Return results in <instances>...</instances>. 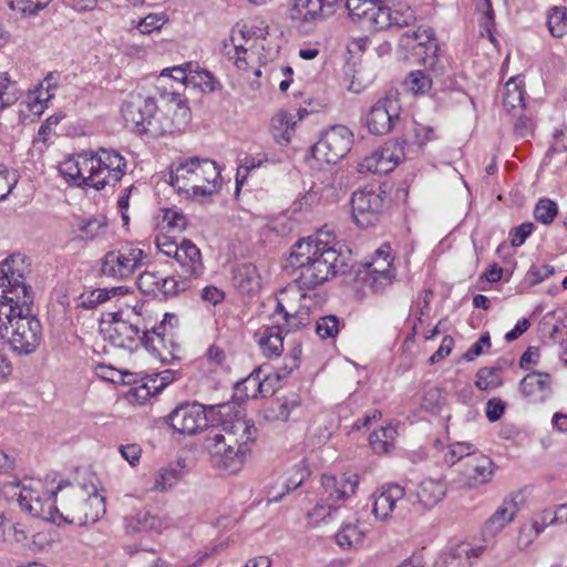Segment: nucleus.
<instances>
[{
    "mask_svg": "<svg viewBox=\"0 0 567 567\" xmlns=\"http://www.w3.org/2000/svg\"><path fill=\"white\" fill-rule=\"evenodd\" d=\"M189 287V278L181 275V279L175 277H164L159 285V292L163 297L169 298L185 291Z\"/></svg>",
    "mask_w": 567,
    "mask_h": 567,
    "instance_id": "obj_40",
    "label": "nucleus"
},
{
    "mask_svg": "<svg viewBox=\"0 0 567 567\" xmlns=\"http://www.w3.org/2000/svg\"><path fill=\"white\" fill-rule=\"evenodd\" d=\"M233 281L243 293H252L260 288V277L252 264H241L234 269Z\"/></svg>",
    "mask_w": 567,
    "mask_h": 567,
    "instance_id": "obj_28",
    "label": "nucleus"
},
{
    "mask_svg": "<svg viewBox=\"0 0 567 567\" xmlns=\"http://www.w3.org/2000/svg\"><path fill=\"white\" fill-rule=\"evenodd\" d=\"M495 471L493 461L485 455H473L464 463L462 471L464 484L468 488H475L492 480Z\"/></svg>",
    "mask_w": 567,
    "mask_h": 567,
    "instance_id": "obj_18",
    "label": "nucleus"
},
{
    "mask_svg": "<svg viewBox=\"0 0 567 567\" xmlns=\"http://www.w3.org/2000/svg\"><path fill=\"white\" fill-rule=\"evenodd\" d=\"M342 0H292V20L313 22L332 16Z\"/></svg>",
    "mask_w": 567,
    "mask_h": 567,
    "instance_id": "obj_17",
    "label": "nucleus"
},
{
    "mask_svg": "<svg viewBox=\"0 0 567 567\" xmlns=\"http://www.w3.org/2000/svg\"><path fill=\"white\" fill-rule=\"evenodd\" d=\"M369 445L374 454L384 455L389 451L388 429L381 426L369 436Z\"/></svg>",
    "mask_w": 567,
    "mask_h": 567,
    "instance_id": "obj_50",
    "label": "nucleus"
},
{
    "mask_svg": "<svg viewBox=\"0 0 567 567\" xmlns=\"http://www.w3.org/2000/svg\"><path fill=\"white\" fill-rule=\"evenodd\" d=\"M280 326H270L259 329L255 340L262 354L269 359L278 358L284 351V336Z\"/></svg>",
    "mask_w": 567,
    "mask_h": 567,
    "instance_id": "obj_24",
    "label": "nucleus"
},
{
    "mask_svg": "<svg viewBox=\"0 0 567 567\" xmlns=\"http://www.w3.org/2000/svg\"><path fill=\"white\" fill-rule=\"evenodd\" d=\"M168 423L181 434L194 435L208 426L206 409L197 402L181 404L168 415Z\"/></svg>",
    "mask_w": 567,
    "mask_h": 567,
    "instance_id": "obj_15",
    "label": "nucleus"
},
{
    "mask_svg": "<svg viewBox=\"0 0 567 567\" xmlns=\"http://www.w3.org/2000/svg\"><path fill=\"white\" fill-rule=\"evenodd\" d=\"M107 223L105 217H92L81 220L78 229L82 240H93L105 233Z\"/></svg>",
    "mask_w": 567,
    "mask_h": 567,
    "instance_id": "obj_35",
    "label": "nucleus"
},
{
    "mask_svg": "<svg viewBox=\"0 0 567 567\" xmlns=\"http://www.w3.org/2000/svg\"><path fill=\"white\" fill-rule=\"evenodd\" d=\"M147 259L145 251L132 245L107 251L102 259L101 272L103 276L124 280L144 265Z\"/></svg>",
    "mask_w": 567,
    "mask_h": 567,
    "instance_id": "obj_13",
    "label": "nucleus"
},
{
    "mask_svg": "<svg viewBox=\"0 0 567 567\" xmlns=\"http://www.w3.org/2000/svg\"><path fill=\"white\" fill-rule=\"evenodd\" d=\"M302 118L300 112H277L270 122V133L274 140L280 145H287L290 143L297 122Z\"/></svg>",
    "mask_w": 567,
    "mask_h": 567,
    "instance_id": "obj_23",
    "label": "nucleus"
},
{
    "mask_svg": "<svg viewBox=\"0 0 567 567\" xmlns=\"http://www.w3.org/2000/svg\"><path fill=\"white\" fill-rule=\"evenodd\" d=\"M182 269V276L197 278L203 272V262L200 251L195 244L188 239H183L179 244V251L175 256Z\"/></svg>",
    "mask_w": 567,
    "mask_h": 567,
    "instance_id": "obj_22",
    "label": "nucleus"
},
{
    "mask_svg": "<svg viewBox=\"0 0 567 567\" xmlns=\"http://www.w3.org/2000/svg\"><path fill=\"white\" fill-rule=\"evenodd\" d=\"M52 0H11L10 7L23 16H35L43 10Z\"/></svg>",
    "mask_w": 567,
    "mask_h": 567,
    "instance_id": "obj_49",
    "label": "nucleus"
},
{
    "mask_svg": "<svg viewBox=\"0 0 567 567\" xmlns=\"http://www.w3.org/2000/svg\"><path fill=\"white\" fill-rule=\"evenodd\" d=\"M445 495L444 486L436 481L426 480L420 483L416 491L419 502L424 506H433Z\"/></svg>",
    "mask_w": 567,
    "mask_h": 567,
    "instance_id": "obj_32",
    "label": "nucleus"
},
{
    "mask_svg": "<svg viewBox=\"0 0 567 567\" xmlns=\"http://www.w3.org/2000/svg\"><path fill=\"white\" fill-rule=\"evenodd\" d=\"M373 514L380 519L390 515V487L381 486L373 495Z\"/></svg>",
    "mask_w": 567,
    "mask_h": 567,
    "instance_id": "obj_45",
    "label": "nucleus"
},
{
    "mask_svg": "<svg viewBox=\"0 0 567 567\" xmlns=\"http://www.w3.org/2000/svg\"><path fill=\"white\" fill-rule=\"evenodd\" d=\"M267 159H259L255 158L252 156H246L241 164L237 168L236 173V183L237 185L243 184L244 181L247 178L248 174L255 169L261 166L264 162Z\"/></svg>",
    "mask_w": 567,
    "mask_h": 567,
    "instance_id": "obj_53",
    "label": "nucleus"
},
{
    "mask_svg": "<svg viewBox=\"0 0 567 567\" xmlns=\"http://www.w3.org/2000/svg\"><path fill=\"white\" fill-rule=\"evenodd\" d=\"M245 421L236 420L221 426H212L205 437V447L210 454L213 465L228 473H236L244 464L248 451L246 442L236 439L238 432L248 434L250 429Z\"/></svg>",
    "mask_w": 567,
    "mask_h": 567,
    "instance_id": "obj_7",
    "label": "nucleus"
},
{
    "mask_svg": "<svg viewBox=\"0 0 567 567\" xmlns=\"http://www.w3.org/2000/svg\"><path fill=\"white\" fill-rule=\"evenodd\" d=\"M117 290H122V287L107 289H96L87 293H82L80 297V305L85 309H94L99 305L110 299V293H115Z\"/></svg>",
    "mask_w": 567,
    "mask_h": 567,
    "instance_id": "obj_47",
    "label": "nucleus"
},
{
    "mask_svg": "<svg viewBox=\"0 0 567 567\" xmlns=\"http://www.w3.org/2000/svg\"><path fill=\"white\" fill-rule=\"evenodd\" d=\"M126 159L120 152L100 147L65 158L59 165L60 174L71 184L101 190L115 185L125 175Z\"/></svg>",
    "mask_w": 567,
    "mask_h": 567,
    "instance_id": "obj_4",
    "label": "nucleus"
},
{
    "mask_svg": "<svg viewBox=\"0 0 567 567\" xmlns=\"http://www.w3.org/2000/svg\"><path fill=\"white\" fill-rule=\"evenodd\" d=\"M165 22L164 18L157 14H148L140 21L138 29L142 33H151L158 30Z\"/></svg>",
    "mask_w": 567,
    "mask_h": 567,
    "instance_id": "obj_61",
    "label": "nucleus"
},
{
    "mask_svg": "<svg viewBox=\"0 0 567 567\" xmlns=\"http://www.w3.org/2000/svg\"><path fill=\"white\" fill-rule=\"evenodd\" d=\"M162 275L158 271L145 270L140 274L136 285L142 293L158 296Z\"/></svg>",
    "mask_w": 567,
    "mask_h": 567,
    "instance_id": "obj_39",
    "label": "nucleus"
},
{
    "mask_svg": "<svg viewBox=\"0 0 567 567\" xmlns=\"http://www.w3.org/2000/svg\"><path fill=\"white\" fill-rule=\"evenodd\" d=\"M33 303H0V334L8 338L18 354H30L37 350L42 338V327L32 313Z\"/></svg>",
    "mask_w": 567,
    "mask_h": 567,
    "instance_id": "obj_6",
    "label": "nucleus"
},
{
    "mask_svg": "<svg viewBox=\"0 0 567 567\" xmlns=\"http://www.w3.org/2000/svg\"><path fill=\"white\" fill-rule=\"evenodd\" d=\"M169 183L178 193L194 198L212 196L221 188L220 169L213 159L189 157L171 169Z\"/></svg>",
    "mask_w": 567,
    "mask_h": 567,
    "instance_id": "obj_8",
    "label": "nucleus"
},
{
    "mask_svg": "<svg viewBox=\"0 0 567 567\" xmlns=\"http://www.w3.org/2000/svg\"><path fill=\"white\" fill-rule=\"evenodd\" d=\"M190 72H188V63L184 65H177L173 68L164 69L159 75V79H164L166 76L172 78L174 81L188 84V75Z\"/></svg>",
    "mask_w": 567,
    "mask_h": 567,
    "instance_id": "obj_57",
    "label": "nucleus"
},
{
    "mask_svg": "<svg viewBox=\"0 0 567 567\" xmlns=\"http://www.w3.org/2000/svg\"><path fill=\"white\" fill-rule=\"evenodd\" d=\"M164 327L144 330L137 322L130 319H123L122 313H115L110 329V341L118 348L128 350L136 349L140 344L144 346L147 350L158 352V343L164 342Z\"/></svg>",
    "mask_w": 567,
    "mask_h": 567,
    "instance_id": "obj_11",
    "label": "nucleus"
},
{
    "mask_svg": "<svg viewBox=\"0 0 567 567\" xmlns=\"http://www.w3.org/2000/svg\"><path fill=\"white\" fill-rule=\"evenodd\" d=\"M367 126L370 133L375 135L386 134L390 131V112L388 95L380 99L371 107L367 117Z\"/></svg>",
    "mask_w": 567,
    "mask_h": 567,
    "instance_id": "obj_27",
    "label": "nucleus"
},
{
    "mask_svg": "<svg viewBox=\"0 0 567 567\" xmlns=\"http://www.w3.org/2000/svg\"><path fill=\"white\" fill-rule=\"evenodd\" d=\"M167 523L151 514L148 511H140L134 515L125 517V529L128 534L142 533V532H156L161 533Z\"/></svg>",
    "mask_w": 567,
    "mask_h": 567,
    "instance_id": "obj_25",
    "label": "nucleus"
},
{
    "mask_svg": "<svg viewBox=\"0 0 567 567\" xmlns=\"http://www.w3.org/2000/svg\"><path fill=\"white\" fill-rule=\"evenodd\" d=\"M19 100L18 89L7 74H0V111Z\"/></svg>",
    "mask_w": 567,
    "mask_h": 567,
    "instance_id": "obj_46",
    "label": "nucleus"
},
{
    "mask_svg": "<svg viewBox=\"0 0 567 567\" xmlns=\"http://www.w3.org/2000/svg\"><path fill=\"white\" fill-rule=\"evenodd\" d=\"M262 373L261 368L254 370L246 379L237 383V389L243 391L247 399H257L260 396V375Z\"/></svg>",
    "mask_w": 567,
    "mask_h": 567,
    "instance_id": "obj_42",
    "label": "nucleus"
},
{
    "mask_svg": "<svg viewBox=\"0 0 567 567\" xmlns=\"http://www.w3.org/2000/svg\"><path fill=\"white\" fill-rule=\"evenodd\" d=\"M499 371L501 369L496 367L481 368L476 372L475 385L482 391L498 388L503 383Z\"/></svg>",
    "mask_w": 567,
    "mask_h": 567,
    "instance_id": "obj_36",
    "label": "nucleus"
},
{
    "mask_svg": "<svg viewBox=\"0 0 567 567\" xmlns=\"http://www.w3.org/2000/svg\"><path fill=\"white\" fill-rule=\"evenodd\" d=\"M121 112L126 127L152 137L183 131L190 120L186 101L176 92L162 93L158 97L132 93Z\"/></svg>",
    "mask_w": 567,
    "mask_h": 567,
    "instance_id": "obj_2",
    "label": "nucleus"
},
{
    "mask_svg": "<svg viewBox=\"0 0 567 567\" xmlns=\"http://www.w3.org/2000/svg\"><path fill=\"white\" fill-rule=\"evenodd\" d=\"M505 412V403L497 398L489 399L486 403V417L489 422L498 421Z\"/></svg>",
    "mask_w": 567,
    "mask_h": 567,
    "instance_id": "obj_59",
    "label": "nucleus"
},
{
    "mask_svg": "<svg viewBox=\"0 0 567 567\" xmlns=\"http://www.w3.org/2000/svg\"><path fill=\"white\" fill-rule=\"evenodd\" d=\"M403 86L414 95H424L432 89V79L424 71H411L403 81Z\"/></svg>",
    "mask_w": 567,
    "mask_h": 567,
    "instance_id": "obj_34",
    "label": "nucleus"
},
{
    "mask_svg": "<svg viewBox=\"0 0 567 567\" xmlns=\"http://www.w3.org/2000/svg\"><path fill=\"white\" fill-rule=\"evenodd\" d=\"M358 484L359 476L351 473H343L339 476L323 474L321 477L323 493L327 495V501L330 502H339L350 497L355 493Z\"/></svg>",
    "mask_w": 567,
    "mask_h": 567,
    "instance_id": "obj_19",
    "label": "nucleus"
},
{
    "mask_svg": "<svg viewBox=\"0 0 567 567\" xmlns=\"http://www.w3.org/2000/svg\"><path fill=\"white\" fill-rule=\"evenodd\" d=\"M454 346V340L451 336H445L439 349L431 355L430 362L436 363L447 357Z\"/></svg>",
    "mask_w": 567,
    "mask_h": 567,
    "instance_id": "obj_62",
    "label": "nucleus"
},
{
    "mask_svg": "<svg viewBox=\"0 0 567 567\" xmlns=\"http://www.w3.org/2000/svg\"><path fill=\"white\" fill-rule=\"evenodd\" d=\"M483 346L491 347V337L485 332L480 339L465 352L464 358L466 361H473L476 357L483 353Z\"/></svg>",
    "mask_w": 567,
    "mask_h": 567,
    "instance_id": "obj_60",
    "label": "nucleus"
},
{
    "mask_svg": "<svg viewBox=\"0 0 567 567\" xmlns=\"http://www.w3.org/2000/svg\"><path fill=\"white\" fill-rule=\"evenodd\" d=\"M415 21L414 11L403 3H392V28H403Z\"/></svg>",
    "mask_w": 567,
    "mask_h": 567,
    "instance_id": "obj_48",
    "label": "nucleus"
},
{
    "mask_svg": "<svg viewBox=\"0 0 567 567\" xmlns=\"http://www.w3.org/2000/svg\"><path fill=\"white\" fill-rule=\"evenodd\" d=\"M439 50L434 31L431 28H419L400 35L395 54L399 62L434 68Z\"/></svg>",
    "mask_w": 567,
    "mask_h": 567,
    "instance_id": "obj_9",
    "label": "nucleus"
},
{
    "mask_svg": "<svg viewBox=\"0 0 567 567\" xmlns=\"http://www.w3.org/2000/svg\"><path fill=\"white\" fill-rule=\"evenodd\" d=\"M155 243L158 250L168 257L175 258V256L179 251V244L173 240L169 236L157 235Z\"/></svg>",
    "mask_w": 567,
    "mask_h": 567,
    "instance_id": "obj_56",
    "label": "nucleus"
},
{
    "mask_svg": "<svg viewBox=\"0 0 567 567\" xmlns=\"http://www.w3.org/2000/svg\"><path fill=\"white\" fill-rule=\"evenodd\" d=\"M352 132L343 125H334L322 133L311 147L312 157L319 163L337 164L351 150Z\"/></svg>",
    "mask_w": 567,
    "mask_h": 567,
    "instance_id": "obj_12",
    "label": "nucleus"
},
{
    "mask_svg": "<svg viewBox=\"0 0 567 567\" xmlns=\"http://www.w3.org/2000/svg\"><path fill=\"white\" fill-rule=\"evenodd\" d=\"M558 207L557 204L548 198H542L536 204L534 209V217L536 220L544 225H549L553 223L554 218L557 216Z\"/></svg>",
    "mask_w": 567,
    "mask_h": 567,
    "instance_id": "obj_44",
    "label": "nucleus"
},
{
    "mask_svg": "<svg viewBox=\"0 0 567 567\" xmlns=\"http://www.w3.org/2000/svg\"><path fill=\"white\" fill-rule=\"evenodd\" d=\"M171 233H181L186 227V218L183 214L174 210H166L163 217Z\"/></svg>",
    "mask_w": 567,
    "mask_h": 567,
    "instance_id": "obj_55",
    "label": "nucleus"
},
{
    "mask_svg": "<svg viewBox=\"0 0 567 567\" xmlns=\"http://www.w3.org/2000/svg\"><path fill=\"white\" fill-rule=\"evenodd\" d=\"M357 535V529L353 526H346L343 529L337 533L336 542L342 548L352 547V538Z\"/></svg>",
    "mask_w": 567,
    "mask_h": 567,
    "instance_id": "obj_64",
    "label": "nucleus"
},
{
    "mask_svg": "<svg viewBox=\"0 0 567 567\" xmlns=\"http://www.w3.org/2000/svg\"><path fill=\"white\" fill-rule=\"evenodd\" d=\"M188 84L200 87L202 91L213 92L217 90L220 84L214 75L204 69H200L197 63L188 62Z\"/></svg>",
    "mask_w": 567,
    "mask_h": 567,
    "instance_id": "obj_31",
    "label": "nucleus"
},
{
    "mask_svg": "<svg viewBox=\"0 0 567 567\" xmlns=\"http://www.w3.org/2000/svg\"><path fill=\"white\" fill-rule=\"evenodd\" d=\"M16 181L10 179V173L7 167L0 165V200H3L12 192Z\"/></svg>",
    "mask_w": 567,
    "mask_h": 567,
    "instance_id": "obj_63",
    "label": "nucleus"
},
{
    "mask_svg": "<svg viewBox=\"0 0 567 567\" xmlns=\"http://www.w3.org/2000/svg\"><path fill=\"white\" fill-rule=\"evenodd\" d=\"M336 511L337 507H332L331 505L327 507L323 504H317L311 511L308 512L307 518L310 525L316 526L320 522H324L328 517H331L332 512Z\"/></svg>",
    "mask_w": 567,
    "mask_h": 567,
    "instance_id": "obj_54",
    "label": "nucleus"
},
{
    "mask_svg": "<svg viewBox=\"0 0 567 567\" xmlns=\"http://www.w3.org/2000/svg\"><path fill=\"white\" fill-rule=\"evenodd\" d=\"M472 444L466 442H456L450 446V451L445 455V462L450 464H455L457 461L474 455V451L472 449Z\"/></svg>",
    "mask_w": 567,
    "mask_h": 567,
    "instance_id": "obj_51",
    "label": "nucleus"
},
{
    "mask_svg": "<svg viewBox=\"0 0 567 567\" xmlns=\"http://www.w3.org/2000/svg\"><path fill=\"white\" fill-rule=\"evenodd\" d=\"M300 405V399L296 395L290 400L277 401L268 410V417L271 420L287 421L290 411Z\"/></svg>",
    "mask_w": 567,
    "mask_h": 567,
    "instance_id": "obj_43",
    "label": "nucleus"
},
{
    "mask_svg": "<svg viewBox=\"0 0 567 567\" xmlns=\"http://www.w3.org/2000/svg\"><path fill=\"white\" fill-rule=\"evenodd\" d=\"M295 267V281L299 289H315L346 272L348 265L341 254L330 243L321 239V234L297 241L289 257Z\"/></svg>",
    "mask_w": 567,
    "mask_h": 567,
    "instance_id": "obj_3",
    "label": "nucleus"
},
{
    "mask_svg": "<svg viewBox=\"0 0 567 567\" xmlns=\"http://www.w3.org/2000/svg\"><path fill=\"white\" fill-rule=\"evenodd\" d=\"M53 80L54 76L49 74L39 86L29 94V104L34 114H41L45 104L54 96L53 91L56 89V83Z\"/></svg>",
    "mask_w": 567,
    "mask_h": 567,
    "instance_id": "obj_29",
    "label": "nucleus"
},
{
    "mask_svg": "<svg viewBox=\"0 0 567 567\" xmlns=\"http://www.w3.org/2000/svg\"><path fill=\"white\" fill-rule=\"evenodd\" d=\"M548 30L553 37L561 38L567 33V12L566 8L554 7L548 13Z\"/></svg>",
    "mask_w": 567,
    "mask_h": 567,
    "instance_id": "obj_37",
    "label": "nucleus"
},
{
    "mask_svg": "<svg viewBox=\"0 0 567 567\" xmlns=\"http://www.w3.org/2000/svg\"><path fill=\"white\" fill-rule=\"evenodd\" d=\"M22 511L54 524L83 526L97 522L106 512L105 498L91 485L59 484L44 489L40 481H30L16 493Z\"/></svg>",
    "mask_w": 567,
    "mask_h": 567,
    "instance_id": "obj_1",
    "label": "nucleus"
},
{
    "mask_svg": "<svg viewBox=\"0 0 567 567\" xmlns=\"http://www.w3.org/2000/svg\"><path fill=\"white\" fill-rule=\"evenodd\" d=\"M535 226L533 223H523L512 231L511 244L513 247L522 246L527 237L533 233Z\"/></svg>",
    "mask_w": 567,
    "mask_h": 567,
    "instance_id": "obj_58",
    "label": "nucleus"
},
{
    "mask_svg": "<svg viewBox=\"0 0 567 567\" xmlns=\"http://www.w3.org/2000/svg\"><path fill=\"white\" fill-rule=\"evenodd\" d=\"M554 274V267L549 265L532 266L526 272L525 281L530 285H537Z\"/></svg>",
    "mask_w": 567,
    "mask_h": 567,
    "instance_id": "obj_52",
    "label": "nucleus"
},
{
    "mask_svg": "<svg viewBox=\"0 0 567 567\" xmlns=\"http://www.w3.org/2000/svg\"><path fill=\"white\" fill-rule=\"evenodd\" d=\"M340 319L334 315L320 317L316 321V332L321 339L334 338L341 328Z\"/></svg>",
    "mask_w": 567,
    "mask_h": 567,
    "instance_id": "obj_41",
    "label": "nucleus"
},
{
    "mask_svg": "<svg viewBox=\"0 0 567 567\" xmlns=\"http://www.w3.org/2000/svg\"><path fill=\"white\" fill-rule=\"evenodd\" d=\"M385 148H378L359 164V172H369L384 181L371 183L354 192L351 196L352 219L360 228L374 226L383 215L389 202L390 185V155H385Z\"/></svg>",
    "mask_w": 567,
    "mask_h": 567,
    "instance_id": "obj_5",
    "label": "nucleus"
},
{
    "mask_svg": "<svg viewBox=\"0 0 567 567\" xmlns=\"http://www.w3.org/2000/svg\"><path fill=\"white\" fill-rule=\"evenodd\" d=\"M390 245L383 244L367 262L364 282L375 293H383L390 285Z\"/></svg>",
    "mask_w": 567,
    "mask_h": 567,
    "instance_id": "obj_16",
    "label": "nucleus"
},
{
    "mask_svg": "<svg viewBox=\"0 0 567 567\" xmlns=\"http://www.w3.org/2000/svg\"><path fill=\"white\" fill-rule=\"evenodd\" d=\"M503 105L508 112L524 107V91L514 80H509L505 84Z\"/></svg>",
    "mask_w": 567,
    "mask_h": 567,
    "instance_id": "obj_38",
    "label": "nucleus"
},
{
    "mask_svg": "<svg viewBox=\"0 0 567 567\" xmlns=\"http://www.w3.org/2000/svg\"><path fill=\"white\" fill-rule=\"evenodd\" d=\"M28 540L25 526L16 520L12 512H0V542L24 544Z\"/></svg>",
    "mask_w": 567,
    "mask_h": 567,
    "instance_id": "obj_26",
    "label": "nucleus"
},
{
    "mask_svg": "<svg viewBox=\"0 0 567 567\" xmlns=\"http://www.w3.org/2000/svg\"><path fill=\"white\" fill-rule=\"evenodd\" d=\"M0 303H33V291L24 282L25 275L31 271L27 257L21 254L9 256L0 264Z\"/></svg>",
    "mask_w": 567,
    "mask_h": 567,
    "instance_id": "obj_10",
    "label": "nucleus"
},
{
    "mask_svg": "<svg viewBox=\"0 0 567 567\" xmlns=\"http://www.w3.org/2000/svg\"><path fill=\"white\" fill-rule=\"evenodd\" d=\"M299 299L301 301L299 308H295L291 305V298L289 293H286V297L277 301L276 312L284 313V318L286 321V326L290 330H297L301 327H306L309 324V305L308 300L310 299L307 293H300Z\"/></svg>",
    "mask_w": 567,
    "mask_h": 567,
    "instance_id": "obj_21",
    "label": "nucleus"
},
{
    "mask_svg": "<svg viewBox=\"0 0 567 567\" xmlns=\"http://www.w3.org/2000/svg\"><path fill=\"white\" fill-rule=\"evenodd\" d=\"M183 477V472L177 466H168L158 470L154 475V484L150 491L165 492L173 487Z\"/></svg>",
    "mask_w": 567,
    "mask_h": 567,
    "instance_id": "obj_33",
    "label": "nucleus"
},
{
    "mask_svg": "<svg viewBox=\"0 0 567 567\" xmlns=\"http://www.w3.org/2000/svg\"><path fill=\"white\" fill-rule=\"evenodd\" d=\"M517 512L516 503L513 499H506L497 508L485 524V529L492 534L502 530L509 524Z\"/></svg>",
    "mask_w": 567,
    "mask_h": 567,
    "instance_id": "obj_30",
    "label": "nucleus"
},
{
    "mask_svg": "<svg viewBox=\"0 0 567 567\" xmlns=\"http://www.w3.org/2000/svg\"><path fill=\"white\" fill-rule=\"evenodd\" d=\"M519 391L532 403L544 402L551 394L550 374L532 371L520 380Z\"/></svg>",
    "mask_w": 567,
    "mask_h": 567,
    "instance_id": "obj_20",
    "label": "nucleus"
},
{
    "mask_svg": "<svg viewBox=\"0 0 567 567\" xmlns=\"http://www.w3.org/2000/svg\"><path fill=\"white\" fill-rule=\"evenodd\" d=\"M352 21L362 22L372 33L390 28V0H347Z\"/></svg>",
    "mask_w": 567,
    "mask_h": 567,
    "instance_id": "obj_14",
    "label": "nucleus"
}]
</instances>
